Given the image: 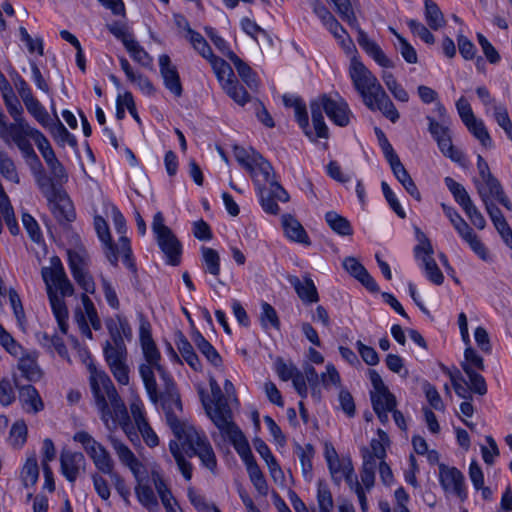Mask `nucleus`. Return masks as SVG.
Masks as SVG:
<instances>
[{
	"mask_svg": "<svg viewBox=\"0 0 512 512\" xmlns=\"http://www.w3.org/2000/svg\"><path fill=\"white\" fill-rule=\"evenodd\" d=\"M90 387L100 419L110 431L107 439L120 462L127 466L135 478L142 463L132 450L113 433L120 427L131 442L139 441L138 433L132 424L126 405L118 394L112 380L104 371L90 367Z\"/></svg>",
	"mask_w": 512,
	"mask_h": 512,
	"instance_id": "obj_1",
	"label": "nucleus"
},
{
	"mask_svg": "<svg viewBox=\"0 0 512 512\" xmlns=\"http://www.w3.org/2000/svg\"><path fill=\"white\" fill-rule=\"evenodd\" d=\"M146 364H141L139 373L149 400L160 406L163 412L181 408V398L172 376L160 364L161 355L155 342L146 339L141 345Z\"/></svg>",
	"mask_w": 512,
	"mask_h": 512,
	"instance_id": "obj_2",
	"label": "nucleus"
},
{
	"mask_svg": "<svg viewBox=\"0 0 512 512\" xmlns=\"http://www.w3.org/2000/svg\"><path fill=\"white\" fill-rule=\"evenodd\" d=\"M349 76L368 109L380 111L392 123L399 120L398 110L376 76L356 56L350 61Z\"/></svg>",
	"mask_w": 512,
	"mask_h": 512,
	"instance_id": "obj_3",
	"label": "nucleus"
},
{
	"mask_svg": "<svg viewBox=\"0 0 512 512\" xmlns=\"http://www.w3.org/2000/svg\"><path fill=\"white\" fill-rule=\"evenodd\" d=\"M180 413H182V407L164 412L168 426L181 442L188 457H199L204 467L215 472L217 459L210 442L203 433H199L193 426L181 421Z\"/></svg>",
	"mask_w": 512,
	"mask_h": 512,
	"instance_id": "obj_4",
	"label": "nucleus"
},
{
	"mask_svg": "<svg viewBox=\"0 0 512 512\" xmlns=\"http://www.w3.org/2000/svg\"><path fill=\"white\" fill-rule=\"evenodd\" d=\"M41 273L59 329L62 333L66 334L68 331V309L63 298L73 295V285L67 278L64 268L57 257L52 258V267L42 268Z\"/></svg>",
	"mask_w": 512,
	"mask_h": 512,
	"instance_id": "obj_5",
	"label": "nucleus"
},
{
	"mask_svg": "<svg viewBox=\"0 0 512 512\" xmlns=\"http://www.w3.org/2000/svg\"><path fill=\"white\" fill-rule=\"evenodd\" d=\"M312 123L316 138L327 139L329 129L324 121L323 112L337 126L345 127L350 123L351 110L347 102L338 97L333 99L327 94H322L310 102Z\"/></svg>",
	"mask_w": 512,
	"mask_h": 512,
	"instance_id": "obj_6",
	"label": "nucleus"
},
{
	"mask_svg": "<svg viewBox=\"0 0 512 512\" xmlns=\"http://www.w3.org/2000/svg\"><path fill=\"white\" fill-rule=\"evenodd\" d=\"M209 384L212 400L210 402H205L203 400L208 416L216 427L227 436H242L239 428L231 421L232 411L215 378L211 377Z\"/></svg>",
	"mask_w": 512,
	"mask_h": 512,
	"instance_id": "obj_7",
	"label": "nucleus"
},
{
	"mask_svg": "<svg viewBox=\"0 0 512 512\" xmlns=\"http://www.w3.org/2000/svg\"><path fill=\"white\" fill-rule=\"evenodd\" d=\"M40 189L49 202L50 210L60 224L75 220V209L66 192L57 189L50 180L39 182Z\"/></svg>",
	"mask_w": 512,
	"mask_h": 512,
	"instance_id": "obj_8",
	"label": "nucleus"
},
{
	"mask_svg": "<svg viewBox=\"0 0 512 512\" xmlns=\"http://www.w3.org/2000/svg\"><path fill=\"white\" fill-rule=\"evenodd\" d=\"M152 231L157 243L166 256L167 263L173 266L180 264L182 245L172 230L164 224V216L157 212L153 217Z\"/></svg>",
	"mask_w": 512,
	"mask_h": 512,
	"instance_id": "obj_9",
	"label": "nucleus"
},
{
	"mask_svg": "<svg viewBox=\"0 0 512 512\" xmlns=\"http://www.w3.org/2000/svg\"><path fill=\"white\" fill-rule=\"evenodd\" d=\"M73 440L82 445L87 455L93 461L96 469L104 474L112 475L114 471V461L108 450L98 441H96L88 432L78 431L74 434Z\"/></svg>",
	"mask_w": 512,
	"mask_h": 512,
	"instance_id": "obj_10",
	"label": "nucleus"
},
{
	"mask_svg": "<svg viewBox=\"0 0 512 512\" xmlns=\"http://www.w3.org/2000/svg\"><path fill=\"white\" fill-rule=\"evenodd\" d=\"M416 236L419 244L414 247V255L420 259L427 278L435 285H441L444 282V276L433 258V247L427 236L416 228Z\"/></svg>",
	"mask_w": 512,
	"mask_h": 512,
	"instance_id": "obj_11",
	"label": "nucleus"
},
{
	"mask_svg": "<svg viewBox=\"0 0 512 512\" xmlns=\"http://www.w3.org/2000/svg\"><path fill=\"white\" fill-rule=\"evenodd\" d=\"M40 132L28 122L10 123L9 144L12 141L27 161L32 160L40 164V160L30 142V139L35 142L37 140L36 134H40Z\"/></svg>",
	"mask_w": 512,
	"mask_h": 512,
	"instance_id": "obj_12",
	"label": "nucleus"
},
{
	"mask_svg": "<svg viewBox=\"0 0 512 512\" xmlns=\"http://www.w3.org/2000/svg\"><path fill=\"white\" fill-rule=\"evenodd\" d=\"M40 132L28 122L10 123L9 144L12 141L27 161L32 160L40 164V160L30 142V139L35 142L37 140L36 134H40Z\"/></svg>",
	"mask_w": 512,
	"mask_h": 512,
	"instance_id": "obj_13",
	"label": "nucleus"
},
{
	"mask_svg": "<svg viewBox=\"0 0 512 512\" xmlns=\"http://www.w3.org/2000/svg\"><path fill=\"white\" fill-rule=\"evenodd\" d=\"M445 185L454 197V200L464 210L471 223L479 230L486 226V220L479 209L473 203L464 186L451 177L444 179Z\"/></svg>",
	"mask_w": 512,
	"mask_h": 512,
	"instance_id": "obj_14",
	"label": "nucleus"
},
{
	"mask_svg": "<svg viewBox=\"0 0 512 512\" xmlns=\"http://www.w3.org/2000/svg\"><path fill=\"white\" fill-rule=\"evenodd\" d=\"M477 169L482 181L476 180L486 188L488 194H491L493 199L498 201L506 209L512 210V203L505 194L501 183L491 173L488 163L481 155L477 157Z\"/></svg>",
	"mask_w": 512,
	"mask_h": 512,
	"instance_id": "obj_15",
	"label": "nucleus"
},
{
	"mask_svg": "<svg viewBox=\"0 0 512 512\" xmlns=\"http://www.w3.org/2000/svg\"><path fill=\"white\" fill-rule=\"evenodd\" d=\"M369 379L373 386V390L370 391V399L373 410H378L380 408H384L385 410H393L396 408V397L389 391L380 374L377 371L371 369L369 370Z\"/></svg>",
	"mask_w": 512,
	"mask_h": 512,
	"instance_id": "obj_16",
	"label": "nucleus"
},
{
	"mask_svg": "<svg viewBox=\"0 0 512 512\" xmlns=\"http://www.w3.org/2000/svg\"><path fill=\"white\" fill-rule=\"evenodd\" d=\"M258 195L263 210L268 214L276 215L279 213L277 201L287 202L289 195L278 181H273L271 185L259 187Z\"/></svg>",
	"mask_w": 512,
	"mask_h": 512,
	"instance_id": "obj_17",
	"label": "nucleus"
},
{
	"mask_svg": "<svg viewBox=\"0 0 512 512\" xmlns=\"http://www.w3.org/2000/svg\"><path fill=\"white\" fill-rule=\"evenodd\" d=\"M60 466L63 476L73 484L80 473L85 471L86 459L82 452L63 450L60 454Z\"/></svg>",
	"mask_w": 512,
	"mask_h": 512,
	"instance_id": "obj_18",
	"label": "nucleus"
},
{
	"mask_svg": "<svg viewBox=\"0 0 512 512\" xmlns=\"http://www.w3.org/2000/svg\"><path fill=\"white\" fill-rule=\"evenodd\" d=\"M13 381L19 391V401L26 413L37 414L44 409V403L37 389L32 385H21L18 375H13Z\"/></svg>",
	"mask_w": 512,
	"mask_h": 512,
	"instance_id": "obj_19",
	"label": "nucleus"
},
{
	"mask_svg": "<svg viewBox=\"0 0 512 512\" xmlns=\"http://www.w3.org/2000/svg\"><path fill=\"white\" fill-rule=\"evenodd\" d=\"M439 469L440 484L443 489L454 493L461 500L466 499L464 475L455 467L440 465Z\"/></svg>",
	"mask_w": 512,
	"mask_h": 512,
	"instance_id": "obj_20",
	"label": "nucleus"
},
{
	"mask_svg": "<svg viewBox=\"0 0 512 512\" xmlns=\"http://www.w3.org/2000/svg\"><path fill=\"white\" fill-rule=\"evenodd\" d=\"M159 69L160 75L163 79L164 86L175 97H181L183 87L177 67L172 64L170 57L167 54L159 56Z\"/></svg>",
	"mask_w": 512,
	"mask_h": 512,
	"instance_id": "obj_21",
	"label": "nucleus"
},
{
	"mask_svg": "<svg viewBox=\"0 0 512 512\" xmlns=\"http://www.w3.org/2000/svg\"><path fill=\"white\" fill-rule=\"evenodd\" d=\"M357 30V42L359 46L369 55L374 61L385 68H393L394 62L390 60L381 47L373 40H371L367 33L364 32L359 25L357 27H353Z\"/></svg>",
	"mask_w": 512,
	"mask_h": 512,
	"instance_id": "obj_22",
	"label": "nucleus"
},
{
	"mask_svg": "<svg viewBox=\"0 0 512 512\" xmlns=\"http://www.w3.org/2000/svg\"><path fill=\"white\" fill-rule=\"evenodd\" d=\"M36 136L37 140L35 141V144L53 175L59 179L66 178L64 166L57 159L46 136L42 132H40V134H36Z\"/></svg>",
	"mask_w": 512,
	"mask_h": 512,
	"instance_id": "obj_23",
	"label": "nucleus"
},
{
	"mask_svg": "<svg viewBox=\"0 0 512 512\" xmlns=\"http://www.w3.org/2000/svg\"><path fill=\"white\" fill-rule=\"evenodd\" d=\"M288 282L304 304L307 305L319 301L317 288L308 274L303 276V280L299 279L297 276L291 275L288 277Z\"/></svg>",
	"mask_w": 512,
	"mask_h": 512,
	"instance_id": "obj_24",
	"label": "nucleus"
},
{
	"mask_svg": "<svg viewBox=\"0 0 512 512\" xmlns=\"http://www.w3.org/2000/svg\"><path fill=\"white\" fill-rule=\"evenodd\" d=\"M344 269L357 279L370 292H377L379 287L367 269L354 257H346L343 260Z\"/></svg>",
	"mask_w": 512,
	"mask_h": 512,
	"instance_id": "obj_25",
	"label": "nucleus"
},
{
	"mask_svg": "<svg viewBox=\"0 0 512 512\" xmlns=\"http://www.w3.org/2000/svg\"><path fill=\"white\" fill-rule=\"evenodd\" d=\"M94 227L98 238L105 245V255L111 265L117 266V246L113 243L109 227L105 219L101 216L94 217Z\"/></svg>",
	"mask_w": 512,
	"mask_h": 512,
	"instance_id": "obj_26",
	"label": "nucleus"
},
{
	"mask_svg": "<svg viewBox=\"0 0 512 512\" xmlns=\"http://www.w3.org/2000/svg\"><path fill=\"white\" fill-rule=\"evenodd\" d=\"M105 325L110 335V342L124 343V338H132V329L126 317L116 314L114 317L107 318Z\"/></svg>",
	"mask_w": 512,
	"mask_h": 512,
	"instance_id": "obj_27",
	"label": "nucleus"
},
{
	"mask_svg": "<svg viewBox=\"0 0 512 512\" xmlns=\"http://www.w3.org/2000/svg\"><path fill=\"white\" fill-rule=\"evenodd\" d=\"M285 236L293 242L310 245L311 241L302 224L291 214H284L281 218Z\"/></svg>",
	"mask_w": 512,
	"mask_h": 512,
	"instance_id": "obj_28",
	"label": "nucleus"
},
{
	"mask_svg": "<svg viewBox=\"0 0 512 512\" xmlns=\"http://www.w3.org/2000/svg\"><path fill=\"white\" fill-rule=\"evenodd\" d=\"M252 170L255 174H250V176L253 179L257 190L259 187H263V185L268 186L271 185L273 181H277L273 167L261 154L257 156V161L252 166Z\"/></svg>",
	"mask_w": 512,
	"mask_h": 512,
	"instance_id": "obj_29",
	"label": "nucleus"
},
{
	"mask_svg": "<svg viewBox=\"0 0 512 512\" xmlns=\"http://www.w3.org/2000/svg\"><path fill=\"white\" fill-rule=\"evenodd\" d=\"M191 337L197 349L211 365L216 368L222 366V357L214 346L199 331H194Z\"/></svg>",
	"mask_w": 512,
	"mask_h": 512,
	"instance_id": "obj_30",
	"label": "nucleus"
},
{
	"mask_svg": "<svg viewBox=\"0 0 512 512\" xmlns=\"http://www.w3.org/2000/svg\"><path fill=\"white\" fill-rule=\"evenodd\" d=\"M396 179L402 184L404 189L417 201L421 200V194L411 178L410 174L400 161V158L389 164Z\"/></svg>",
	"mask_w": 512,
	"mask_h": 512,
	"instance_id": "obj_31",
	"label": "nucleus"
},
{
	"mask_svg": "<svg viewBox=\"0 0 512 512\" xmlns=\"http://www.w3.org/2000/svg\"><path fill=\"white\" fill-rule=\"evenodd\" d=\"M176 346L182 355L183 359L186 363L196 372H201L203 366L200 362L199 357L195 353L193 346L188 341V339L184 336L182 332H179L176 336Z\"/></svg>",
	"mask_w": 512,
	"mask_h": 512,
	"instance_id": "obj_32",
	"label": "nucleus"
},
{
	"mask_svg": "<svg viewBox=\"0 0 512 512\" xmlns=\"http://www.w3.org/2000/svg\"><path fill=\"white\" fill-rule=\"evenodd\" d=\"M230 61L233 63L242 81L245 82L250 90L256 91L259 86V81L256 73L251 69V67L235 53L230 54Z\"/></svg>",
	"mask_w": 512,
	"mask_h": 512,
	"instance_id": "obj_33",
	"label": "nucleus"
},
{
	"mask_svg": "<svg viewBox=\"0 0 512 512\" xmlns=\"http://www.w3.org/2000/svg\"><path fill=\"white\" fill-rule=\"evenodd\" d=\"M424 19L431 30L445 27L446 20L438 4L433 0H424Z\"/></svg>",
	"mask_w": 512,
	"mask_h": 512,
	"instance_id": "obj_34",
	"label": "nucleus"
},
{
	"mask_svg": "<svg viewBox=\"0 0 512 512\" xmlns=\"http://www.w3.org/2000/svg\"><path fill=\"white\" fill-rule=\"evenodd\" d=\"M21 377L29 382H36L41 379L42 371L39 368L36 357L33 355L22 356L17 364Z\"/></svg>",
	"mask_w": 512,
	"mask_h": 512,
	"instance_id": "obj_35",
	"label": "nucleus"
},
{
	"mask_svg": "<svg viewBox=\"0 0 512 512\" xmlns=\"http://www.w3.org/2000/svg\"><path fill=\"white\" fill-rule=\"evenodd\" d=\"M222 88L226 94L240 106H244L246 103L252 100L250 94L239 83L236 77L232 79H226V81L223 82Z\"/></svg>",
	"mask_w": 512,
	"mask_h": 512,
	"instance_id": "obj_36",
	"label": "nucleus"
},
{
	"mask_svg": "<svg viewBox=\"0 0 512 512\" xmlns=\"http://www.w3.org/2000/svg\"><path fill=\"white\" fill-rule=\"evenodd\" d=\"M136 480L138 484L135 487V494L138 501L149 511H154L158 508L159 504L153 489L148 483L142 482L139 474H137Z\"/></svg>",
	"mask_w": 512,
	"mask_h": 512,
	"instance_id": "obj_37",
	"label": "nucleus"
},
{
	"mask_svg": "<svg viewBox=\"0 0 512 512\" xmlns=\"http://www.w3.org/2000/svg\"><path fill=\"white\" fill-rule=\"evenodd\" d=\"M103 352L108 366L127 361V349L125 343L106 341L103 346Z\"/></svg>",
	"mask_w": 512,
	"mask_h": 512,
	"instance_id": "obj_38",
	"label": "nucleus"
},
{
	"mask_svg": "<svg viewBox=\"0 0 512 512\" xmlns=\"http://www.w3.org/2000/svg\"><path fill=\"white\" fill-rule=\"evenodd\" d=\"M436 142L440 151L445 157L451 159L453 162L459 164L462 167L467 166V159L465 155L462 151L454 147L450 134L447 136H441V138L436 140Z\"/></svg>",
	"mask_w": 512,
	"mask_h": 512,
	"instance_id": "obj_39",
	"label": "nucleus"
},
{
	"mask_svg": "<svg viewBox=\"0 0 512 512\" xmlns=\"http://www.w3.org/2000/svg\"><path fill=\"white\" fill-rule=\"evenodd\" d=\"M474 184L493 224L496 225V223H500L505 220L501 210L491 201V198L493 197L491 194H488L486 188L477 180L474 181Z\"/></svg>",
	"mask_w": 512,
	"mask_h": 512,
	"instance_id": "obj_40",
	"label": "nucleus"
},
{
	"mask_svg": "<svg viewBox=\"0 0 512 512\" xmlns=\"http://www.w3.org/2000/svg\"><path fill=\"white\" fill-rule=\"evenodd\" d=\"M46 128L61 146H64L65 144H68L71 147L77 146L76 138L66 129L57 116L56 121H52Z\"/></svg>",
	"mask_w": 512,
	"mask_h": 512,
	"instance_id": "obj_41",
	"label": "nucleus"
},
{
	"mask_svg": "<svg viewBox=\"0 0 512 512\" xmlns=\"http://www.w3.org/2000/svg\"><path fill=\"white\" fill-rule=\"evenodd\" d=\"M325 221L340 236H350L353 234V228L349 220L335 211L327 212L325 214Z\"/></svg>",
	"mask_w": 512,
	"mask_h": 512,
	"instance_id": "obj_42",
	"label": "nucleus"
},
{
	"mask_svg": "<svg viewBox=\"0 0 512 512\" xmlns=\"http://www.w3.org/2000/svg\"><path fill=\"white\" fill-rule=\"evenodd\" d=\"M27 436V424L23 419H19L15 421L10 428L8 442L13 448L21 449L27 441Z\"/></svg>",
	"mask_w": 512,
	"mask_h": 512,
	"instance_id": "obj_43",
	"label": "nucleus"
},
{
	"mask_svg": "<svg viewBox=\"0 0 512 512\" xmlns=\"http://www.w3.org/2000/svg\"><path fill=\"white\" fill-rule=\"evenodd\" d=\"M295 452L300 460L304 477L310 480L312 477V458L315 454L314 447L311 444H306L305 446L296 444Z\"/></svg>",
	"mask_w": 512,
	"mask_h": 512,
	"instance_id": "obj_44",
	"label": "nucleus"
},
{
	"mask_svg": "<svg viewBox=\"0 0 512 512\" xmlns=\"http://www.w3.org/2000/svg\"><path fill=\"white\" fill-rule=\"evenodd\" d=\"M125 48L132 57V59L138 62L141 66L151 68L153 58L149 53L136 41L135 39L125 41Z\"/></svg>",
	"mask_w": 512,
	"mask_h": 512,
	"instance_id": "obj_45",
	"label": "nucleus"
},
{
	"mask_svg": "<svg viewBox=\"0 0 512 512\" xmlns=\"http://www.w3.org/2000/svg\"><path fill=\"white\" fill-rule=\"evenodd\" d=\"M325 27L335 37L343 49L351 51L352 48H355L347 31L336 18L327 23Z\"/></svg>",
	"mask_w": 512,
	"mask_h": 512,
	"instance_id": "obj_46",
	"label": "nucleus"
},
{
	"mask_svg": "<svg viewBox=\"0 0 512 512\" xmlns=\"http://www.w3.org/2000/svg\"><path fill=\"white\" fill-rule=\"evenodd\" d=\"M39 478V468L35 455H32L27 458L22 471H21V480L25 487L34 486Z\"/></svg>",
	"mask_w": 512,
	"mask_h": 512,
	"instance_id": "obj_47",
	"label": "nucleus"
},
{
	"mask_svg": "<svg viewBox=\"0 0 512 512\" xmlns=\"http://www.w3.org/2000/svg\"><path fill=\"white\" fill-rule=\"evenodd\" d=\"M201 252L205 272L218 277L220 274L219 253L215 249L209 247H202Z\"/></svg>",
	"mask_w": 512,
	"mask_h": 512,
	"instance_id": "obj_48",
	"label": "nucleus"
},
{
	"mask_svg": "<svg viewBox=\"0 0 512 512\" xmlns=\"http://www.w3.org/2000/svg\"><path fill=\"white\" fill-rule=\"evenodd\" d=\"M461 367L469 379L470 390L478 395H485L487 393V384L484 377L467 363H461Z\"/></svg>",
	"mask_w": 512,
	"mask_h": 512,
	"instance_id": "obj_49",
	"label": "nucleus"
},
{
	"mask_svg": "<svg viewBox=\"0 0 512 512\" xmlns=\"http://www.w3.org/2000/svg\"><path fill=\"white\" fill-rule=\"evenodd\" d=\"M233 153L234 157L237 160V162L246 169L249 174H255L252 170V166L257 161V156L260 155V153L256 152L253 149H245L243 147H240L238 145H234L233 147Z\"/></svg>",
	"mask_w": 512,
	"mask_h": 512,
	"instance_id": "obj_50",
	"label": "nucleus"
},
{
	"mask_svg": "<svg viewBox=\"0 0 512 512\" xmlns=\"http://www.w3.org/2000/svg\"><path fill=\"white\" fill-rule=\"evenodd\" d=\"M339 17L348 23L350 27H357L358 20L350 0H330Z\"/></svg>",
	"mask_w": 512,
	"mask_h": 512,
	"instance_id": "obj_51",
	"label": "nucleus"
},
{
	"mask_svg": "<svg viewBox=\"0 0 512 512\" xmlns=\"http://www.w3.org/2000/svg\"><path fill=\"white\" fill-rule=\"evenodd\" d=\"M241 435L243 434L241 433ZM229 437L235 442L236 450L245 463L247 471H249V468L253 466H258L247 441L244 439V436L233 435L232 437Z\"/></svg>",
	"mask_w": 512,
	"mask_h": 512,
	"instance_id": "obj_52",
	"label": "nucleus"
},
{
	"mask_svg": "<svg viewBox=\"0 0 512 512\" xmlns=\"http://www.w3.org/2000/svg\"><path fill=\"white\" fill-rule=\"evenodd\" d=\"M24 105L27 111L44 128H46L53 121L45 107L35 97L26 102Z\"/></svg>",
	"mask_w": 512,
	"mask_h": 512,
	"instance_id": "obj_53",
	"label": "nucleus"
},
{
	"mask_svg": "<svg viewBox=\"0 0 512 512\" xmlns=\"http://www.w3.org/2000/svg\"><path fill=\"white\" fill-rule=\"evenodd\" d=\"M208 61L211 64L218 81L221 83V86H223V82H225L226 79L236 77L231 66L222 58L213 55L208 59Z\"/></svg>",
	"mask_w": 512,
	"mask_h": 512,
	"instance_id": "obj_54",
	"label": "nucleus"
},
{
	"mask_svg": "<svg viewBox=\"0 0 512 512\" xmlns=\"http://www.w3.org/2000/svg\"><path fill=\"white\" fill-rule=\"evenodd\" d=\"M317 504L319 512H331L334 508L332 493L322 480H319L317 485Z\"/></svg>",
	"mask_w": 512,
	"mask_h": 512,
	"instance_id": "obj_55",
	"label": "nucleus"
},
{
	"mask_svg": "<svg viewBox=\"0 0 512 512\" xmlns=\"http://www.w3.org/2000/svg\"><path fill=\"white\" fill-rule=\"evenodd\" d=\"M119 247H117V255L120 253L123 258L124 265L137 276V267L136 263L132 257V249L130 245V240L126 236H120L118 240Z\"/></svg>",
	"mask_w": 512,
	"mask_h": 512,
	"instance_id": "obj_56",
	"label": "nucleus"
},
{
	"mask_svg": "<svg viewBox=\"0 0 512 512\" xmlns=\"http://www.w3.org/2000/svg\"><path fill=\"white\" fill-rule=\"evenodd\" d=\"M408 28L414 36L419 37L423 42L428 45L435 43V37L429 30L428 25H424L422 22L416 19H408L406 21Z\"/></svg>",
	"mask_w": 512,
	"mask_h": 512,
	"instance_id": "obj_57",
	"label": "nucleus"
},
{
	"mask_svg": "<svg viewBox=\"0 0 512 512\" xmlns=\"http://www.w3.org/2000/svg\"><path fill=\"white\" fill-rule=\"evenodd\" d=\"M0 174L11 182L19 183V176L15 164L3 150H0Z\"/></svg>",
	"mask_w": 512,
	"mask_h": 512,
	"instance_id": "obj_58",
	"label": "nucleus"
},
{
	"mask_svg": "<svg viewBox=\"0 0 512 512\" xmlns=\"http://www.w3.org/2000/svg\"><path fill=\"white\" fill-rule=\"evenodd\" d=\"M260 322L265 329L268 328L269 325L277 330L280 329V320L277 312L274 307L267 302L261 304Z\"/></svg>",
	"mask_w": 512,
	"mask_h": 512,
	"instance_id": "obj_59",
	"label": "nucleus"
},
{
	"mask_svg": "<svg viewBox=\"0 0 512 512\" xmlns=\"http://www.w3.org/2000/svg\"><path fill=\"white\" fill-rule=\"evenodd\" d=\"M466 127L484 147L492 146V139L482 120L475 119L474 121L468 123Z\"/></svg>",
	"mask_w": 512,
	"mask_h": 512,
	"instance_id": "obj_60",
	"label": "nucleus"
},
{
	"mask_svg": "<svg viewBox=\"0 0 512 512\" xmlns=\"http://www.w3.org/2000/svg\"><path fill=\"white\" fill-rule=\"evenodd\" d=\"M81 301H82V304H83V308H84V315L87 319V322L89 321L92 328L94 330H100L102 325H101V321H100V318L98 316V313H97V310L94 306V303L92 302V300L87 296V294H82L81 296Z\"/></svg>",
	"mask_w": 512,
	"mask_h": 512,
	"instance_id": "obj_61",
	"label": "nucleus"
},
{
	"mask_svg": "<svg viewBox=\"0 0 512 512\" xmlns=\"http://www.w3.org/2000/svg\"><path fill=\"white\" fill-rule=\"evenodd\" d=\"M494 118L497 124L505 131L507 137L512 141V121L507 109L502 105H494Z\"/></svg>",
	"mask_w": 512,
	"mask_h": 512,
	"instance_id": "obj_62",
	"label": "nucleus"
},
{
	"mask_svg": "<svg viewBox=\"0 0 512 512\" xmlns=\"http://www.w3.org/2000/svg\"><path fill=\"white\" fill-rule=\"evenodd\" d=\"M247 472L257 492L262 496H266L268 494V484L259 466H253Z\"/></svg>",
	"mask_w": 512,
	"mask_h": 512,
	"instance_id": "obj_63",
	"label": "nucleus"
},
{
	"mask_svg": "<svg viewBox=\"0 0 512 512\" xmlns=\"http://www.w3.org/2000/svg\"><path fill=\"white\" fill-rule=\"evenodd\" d=\"M10 76L13 81L14 87L17 90L24 104L34 98L31 88L29 87L28 83L24 80V78H22L14 70L10 73Z\"/></svg>",
	"mask_w": 512,
	"mask_h": 512,
	"instance_id": "obj_64",
	"label": "nucleus"
}]
</instances>
